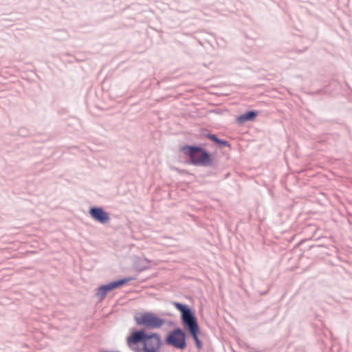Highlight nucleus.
<instances>
[{
  "label": "nucleus",
  "instance_id": "f257e3e1",
  "mask_svg": "<svg viewBox=\"0 0 352 352\" xmlns=\"http://www.w3.org/2000/svg\"><path fill=\"white\" fill-rule=\"evenodd\" d=\"M127 346L135 352H157L162 345L160 335L157 333H148L144 330L133 331L126 337Z\"/></svg>",
  "mask_w": 352,
  "mask_h": 352
},
{
  "label": "nucleus",
  "instance_id": "f03ea898",
  "mask_svg": "<svg viewBox=\"0 0 352 352\" xmlns=\"http://www.w3.org/2000/svg\"><path fill=\"white\" fill-rule=\"evenodd\" d=\"M173 305L178 311L181 312L183 324L189 330L197 348L200 349L201 347V343L198 338L199 328L194 314L189 308L187 307V306L184 305L179 302H174Z\"/></svg>",
  "mask_w": 352,
  "mask_h": 352
},
{
  "label": "nucleus",
  "instance_id": "7ed1b4c3",
  "mask_svg": "<svg viewBox=\"0 0 352 352\" xmlns=\"http://www.w3.org/2000/svg\"><path fill=\"white\" fill-rule=\"evenodd\" d=\"M180 151L190 158L193 164L206 166L211 163L210 155L199 147L184 146L181 147Z\"/></svg>",
  "mask_w": 352,
  "mask_h": 352
},
{
  "label": "nucleus",
  "instance_id": "20e7f679",
  "mask_svg": "<svg viewBox=\"0 0 352 352\" xmlns=\"http://www.w3.org/2000/svg\"><path fill=\"white\" fill-rule=\"evenodd\" d=\"M135 320L138 325L144 326L149 329H157L162 327L164 320L153 313H141L136 316Z\"/></svg>",
  "mask_w": 352,
  "mask_h": 352
},
{
  "label": "nucleus",
  "instance_id": "39448f33",
  "mask_svg": "<svg viewBox=\"0 0 352 352\" xmlns=\"http://www.w3.org/2000/svg\"><path fill=\"white\" fill-rule=\"evenodd\" d=\"M186 336L184 332L178 329L170 333L166 338V343L178 349L186 347Z\"/></svg>",
  "mask_w": 352,
  "mask_h": 352
},
{
  "label": "nucleus",
  "instance_id": "423d86ee",
  "mask_svg": "<svg viewBox=\"0 0 352 352\" xmlns=\"http://www.w3.org/2000/svg\"><path fill=\"white\" fill-rule=\"evenodd\" d=\"M132 278H127L121 279L117 281H114L112 283H110L106 285L101 286L98 288L97 291V296L102 299L105 297L107 293L112 289H114L121 285H123L124 284L128 283L129 281L133 280Z\"/></svg>",
  "mask_w": 352,
  "mask_h": 352
},
{
  "label": "nucleus",
  "instance_id": "0eeeda50",
  "mask_svg": "<svg viewBox=\"0 0 352 352\" xmlns=\"http://www.w3.org/2000/svg\"><path fill=\"white\" fill-rule=\"evenodd\" d=\"M89 214L94 219L101 223H107L109 220V214L101 208H91Z\"/></svg>",
  "mask_w": 352,
  "mask_h": 352
},
{
  "label": "nucleus",
  "instance_id": "6e6552de",
  "mask_svg": "<svg viewBox=\"0 0 352 352\" xmlns=\"http://www.w3.org/2000/svg\"><path fill=\"white\" fill-rule=\"evenodd\" d=\"M256 113L254 111H248L237 117L236 121L239 124H243L247 121L253 120L256 118Z\"/></svg>",
  "mask_w": 352,
  "mask_h": 352
},
{
  "label": "nucleus",
  "instance_id": "1a4fd4ad",
  "mask_svg": "<svg viewBox=\"0 0 352 352\" xmlns=\"http://www.w3.org/2000/svg\"><path fill=\"white\" fill-rule=\"evenodd\" d=\"M211 139L214 140H217V139L216 138V137L214 135H212L211 136Z\"/></svg>",
  "mask_w": 352,
  "mask_h": 352
}]
</instances>
